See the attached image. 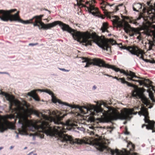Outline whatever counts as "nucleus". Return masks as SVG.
<instances>
[{
	"instance_id": "obj_1",
	"label": "nucleus",
	"mask_w": 155,
	"mask_h": 155,
	"mask_svg": "<svg viewBox=\"0 0 155 155\" xmlns=\"http://www.w3.org/2000/svg\"><path fill=\"white\" fill-rule=\"evenodd\" d=\"M32 129L40 132H44L47 135L57 138V140H60L62 142L67 141H73L74 143L81 144L83 143L89 145L93 144L91 140L87 138H84L83 139L76 138L73 140L71 136L64 134L65 131L62 127H57V128L50 127L48 123L45 121H42L40 126L36 125H34Z\"/></svg>"
},
{
	"instance_id": "obj_2",
	"label": "nucleus",
	"mask_w": 155,
	"mask_h": 155,
	"mask_svg": "<svg viewBox=\"0 0 155 155\" xmlns=\"http://www.w3.org/2000/svg\"><path fill=\"white\" fill-rule=\"evenodd\" d=\"M26 103V102H25ZM21 103L19 106V107L15 106L17 108H15L14 110L18 109L20 112L21 110H23V113L25 115L28 114L30 115L32 114H34L36 115L37 117H41L42 118L47 120L51 122H53L55 124L57 125L61 124L62 126L64 125L67 127H72L75 125L73 123L72 120H67L65 123L64 124L61 121V120L66 115V114H64L62 116H60L59 115H57V113L54 111H53L52 112V114L53 115L54 117L51 116H48L45 114H43L41 113H38V112L34 110L31 108H28V106L25 104V106L27 107L26 109H25L23 107L20 106ZM11 110H13L14 109Z\"/></svg>"
},
{
	"instance_id": "obj_3",
	"label": "nucleus",
	"mask_w": 155,
	"mask_h": 155,
	"mask_svg": "<svg viewBox=\"0 0 155 155\" xmlns=\"http://www.w3.org/2000/svg\"><path fill=\"white\" fill-rule=\"evenodd\" d=\"M58 25L64 31H67L71 34L74 38L78 42H81L85 44V46L91 45V41L89 39L91 38L90 35L86 33H82L70 27L69 25L60 21H56L52 22L53 27Z\"/></svg>"
},
{
	"instance_id": "obj_4",
	"label": "nucleus",
	"mask_w": 155,
	"mask_h": 155,
	"mask_svg": "<svg viewBox=\"0 0 155 155\" xmlns=\"http://www.w3.org/2000/svg\"><path fill=\"white\" fill-rule=\"evenodd\" d=\"M58 103L61 104L62 106L65 105L69 107L72 109L78 108L82 113L84 114V111L82 110V108H84L86 109L87 111H93V112H91V114L93 115H96L98 114H101V118H99L100 122L103 123H108V121H106V119H108L109 117V110L106 111L104 110L100 106H94L90 105L89 107H87L85 106H80L79 105H70L66 102H63L61 101H58Z\"/></svg>"
},
{
	"instance_id": "obj_5",
	"label": "nucleus",
	"mask_w": 155,
	"mask_h": 155,
	"mask_svg": "<svg viewBox=\"0 0 155 155\" xmlns=\"http://www.w3.org/2000/svg\"><path fill=\"white\" fill-rule=\"evenodd\" d=\"M102 104L109 109V117L108 119H106V121H108V122H111L112 120H116L118 119L130 120L132 118V117L130 116V115L133 114L136 115L138 113L137 112L133 113L134 109L133 108L129 109L125 108L124 112L120 114L117 112L115 109L111 108L110 107H106V104L104 102H103Z\"/></svg>"
},
{
	"instance_id": "obj_6",
	"label": "nucleus",
	"mask_w": 155,
	"mask_h": 155,
	"mask_svg": "<svg viewBox=\"0 0 155 155\" xmlns=\"http://www.w3.org/2000/svg\"><path fill=\"white\" fill-rule=\"evenodd\" d=\"M120 79L122 84H126L127 86L133 87L134 89V90L133 91L132 94L133 96L134 97L138 96L145 104H147L149 103L148 99L143 94V92L145 91V89L143 88H138L137 86L132 84L125 81L124 78H121Z\"/></svg>"
},
{
	"instance_id": "obj_7",
	"label": "nucleus",
	"mask_w": 155,
	"mask_h": 155,
	"mask_svg": "<svg viewBox=\"0 0 155 155\" xmlns=\"http://www.w3.org/2000/svg\"><path fill=\"white\" fill-rule=\"evenodd\" d=\"M93 40L94 42L99 47L108 52L110 51V48L108 43L112 45L116 44L115 41L112 39H108L104 38H102L96 36L93 38Z\"/></svg>"
},
{
	"instance_id": "obj_8",
	"label": "nucleus",
	"mask_w": 155,
	"mask_h": 155,
	"mask_svg": "<svg viewBox=\"0 0 155 155\" xmlns=\"http://www.w3.org/2000/svg\"><path fill=\"white\" fill-rule=\"evenodd\" d=\"M16 11L15 9H11L9 10H6L5 18L4 22H7L8 21H18L24 24H32V21L29 20H23L20 19L18 15L19 12L14 15L11 14V13Z\"/></svg>"
},
{
	"instance_id": "obj_9",
	"label": "nucleus",
	"mask_w": 155,
	"mask_h": 155,
	"mask_svg": "<svg viewBox=\"0 0 155 155\" xmlns=\"http://www.w3.org/2000/svg\"><path fill=\"white\" fill-rule=\"evenodd\" d=\"M101 66H103V67L111 69L116 72L119 71L121 73L123 74L126 76H129L131 77L132 78H139L135 75V74L134 72L131 71H127V72H126L124 70H120L119 68L115 67L114 66L110 65L108 64H107L106 63L105 65H102Z\"/></svg>"
},
{
	"instance_id": "obj_10",
	"label": "nucleus",
	"mask_w": 155,
	"mask_h": 155,
	"mask_svg": "<svg viewBox=\"0 0 155 155\" xmlns=\"http://www.w3.org/2000/svg\"><path fill=\"white\" fill-rule=\"evenodd\" d=\"M0 94L4 96L6 100L10 102L9 108L10 110H13L12 108L13 104L18 107L19 106L20 104V101L15 99L13 96L10 95L2 91L1 92Z\"/></svg>"
},
{
	"instance_id": "obj_11",
	"label": "nucleus",
	"mask_w": 155,
	"mask_h": 155,
	"mask_svg": "<svg viewBox=\"0 0 155 155\" xmlns=\"http://www.w3.org/2000/svg\"><path fill=\"white\" fill-rule=\"evenodd\" d=\"M114 17L115 18L113 21V23L116 24L118 27H124V29L126 33L129 32L128 29L130 28V26L127 22L124 20L122 21L119 20V18L116 16H114Z\"/></svg>"
},
{
	"instance_id": "obj_12",
	"label": "nucleus",
	"mask_w": 155,
	"mask_h": 155,
	"mask_svg": "<svg viewBox=\"0 0 155 155\" xmlns=\"http://www.w3.org/2000/svg\"><path fill=\"white\" fill-rule=\"evenodd\" d=\"M91 2V3H90L89 5V7H87V8L88 10L89 13L91 14L94 16H98L101 18L102 19H103L104 18L103 16L100 14L97 8H95L93 5H92V2H95L94 0H90Z\"/></svg>"
},
{
	"instance_id": "obj_13",
	"label": "nucleus",
	"mask_w": 155,
	"mask_h": 155,
	"mask_svg": "<svg viewBox=\"0 0 155 155\" xmlns=\"http://www.w3.org/2000/svg\"><path fill=\"white\" fill-rule=\"evenodd\" d=\"M92 61L93 62H90L89 60L86 62V64L84 66L85 68H87L89 67L91 64H93L94 65L98 66L100 67H103L101 66L102 65H105V63L104 61L101 60V59L98 58H94L92 59Z\"/></svg>"
},
{
	"instance_id": "obj_14",
	"label": "nucleus",
	"mask_w": 155,
	"mask_h": 155,
	"mask_svg": "<svg viewBox=\"0 0 155 155\" xmlns=\"http://www.w3.org/2000/svg\"><path fill=\"white\" fill-rule=\"evenodd\" d=\"M8 129L12 130L14 129V126L12 123L7 121L4 124L0 122V130L1 132L6 130Z\"/></svg>"
},
{
	"instance_id": "obj_15",
	"label": "nucleus",
	"mask_w": 155,
	"mask_h": 155,
	"mask_svg": "<svg viewBox=\"0 0 155 155\" xmlns=\"http://www.w3.org/2000/svg\"><path fill=\"white\" fill-rule=\"evenodd\" d=\"M138 77L140 78V77ZM140 79H143V81L139 80V81L138 82L140 85H143L147 88H150L154 92L155 91V90L154 89V87L151 84L152 83V81L148 79H144L142 78H140Z\"/></svg>"
},
{
	"instance_id": "obj_16",
	"label": "nucleus",
	"mask_w": 155,
	"mask_h": 155,
	"mask_svg": "<svg viewBox=\"0 0 155 155\" xmlns=\"http://www.w3.org/2000/svg\"><path fill=\"white\" fill-rule=\"evenodd\" d=\"M98 146H99V150L101 151H102L104 149H106L108 152L111 153V155H114L115 153H116V155H119V153L117 149H116L114 150L110 148H107L106 146H104L102 143H99L98 144Z\"/></svg>"
},
{
	"instance_id": "obj_17",
	"label": "nucleus",
	"mask_w": 155,
	"mask_h": 155,
	"mask_svg": "<svg viewBox=\"0 0 155 155\" xmlns=\"http://www.w3.org/2000/svg\"><path fill=\"white\" fill-rule=\"evenodd\" d=\"M129 48H131V51H130V53L132 54L136 55L137 57H139V54H144L143 51L139 49L137 47H130Z\"/></svg>"
},
{
	"instance_id": "obj_18",
	"label": "nucleus",
	"mask_w": 155,
	"mask_h": 155,
	"mask_svg": "<svg viewBox=\"0 0 155 155\" xmlns=\"http://www.w3.org/2000/svg\"><path fill=\"white\" fill-rule=\"evenodd\" d=\"M23 120L19 119L18 121L19 124L21 125V128L19 129L18 131L19 134L21 135L25 134L26 131V125L24 124Z\"/></svg>"
},
{
	"instance_id": "obj_19",
	"label": "nucleus",
	"mask_w": 155,
	"mask_h": 155,
	"mask_svg": "<svg viewBox=\"0 0 155 155\" xmlns=\"http://www.w3.org/2000/svg\"><path fill=\"white\" fill-rule=\"evenodd\" d=\"M39 25L41 27L38 28L39 29L41 30L43 29L44 30H48L53 27L52 23L47 24H45L43 22H41Z\"/></svg>"
},
{
	"instance_id": "obj_20",
	"label": "nucleus",
	"mask_w": 155,
	"mask_h": 155,
	"mask_svg": "<svg viewBox=\"0 0 155 155\" xmlns=\"http://www.w3.org/2000/svg\"><path fill=\"white\" fill-rule=\"evenodd\" d=\"M39 25L41 27L38 28L39 29L41 30L43 29L44 30H48L53 27L52 23L47 24H45L43 22H41Z\"/></svg>"
},
{
	"instance_id": "obj_21",
	"label": "nucleus",
	"mask_w": 155,
	"mask_h": 155,
	"mask_svg": "<svg viewBox=\"0 0 155 155\" xmlns=\"http://www.w3.org/2000/svg\"><path fill=\"white\" fill-rule=\"evenodd\" d=\"M39 91H41V92H44L46 93H47L48 94H49L50 95H51L52 97V102L54 103H56L57 102L58 103V101H61L60 100H58L57 99L54 97L53 96V93L51 91L49 90H42L39 89L38 90Z\"/></svg>"
},
{
	"instance_id": "obj_22",
	"label": "nucleus",
	"mask_w": 155,
	"mask_h": 155,
	"mask_svg": "<svg viewBox=\"0 0 155 155\" xmlns=\"http://www.w3.org/2000/svg\"><path fill=\"white\" fill-rule=\"evenodd\" d=\"M27 95L32 97L35 101H39V99L37 95L36 94L35 91H31L30 92L28 93Z\"/></svg>"
},
{
	"instance_id": "obj_23",
	"label": "nucleus",
	"mask_w": 155,
	"mask_h": 155,
	"mask_svg": "<svg viewBox=\"0 0 155 155\" xmlns=\"http://www.w3.org/2000/svg\"><path fill=\"white\" fill-rule=\"evenodd\" d=\"M142 5L140 3H134L133 4V10L137 12H139V10L137 9H140L142 8Z\"/></svg>"
},
{
	"instance_id": "obj_24",
	"label": "nucleus",
	"mask_w": 155,
	"mask_h": 155,
	"mask_svg": "<svg viewBox=\"0 0 155 155\" xmlns=\"http://www.w3.org/2000/svg\"><path fill=\"white\" fill-rule=\"evenodd\" d=\"M147 109L144 107H142L141 108L140 111L137 113L140 115H143L144 117H146L147 115Z\"/></svg>"
},
{
	"instance_id": "obj_25",
	"label": "nucleus",
	"mask_w": 155,
	"mask_h": 155,
	"mask_svg": "<svg viewBox=\"0 0 155 155\" xmlns=\"http://www.w3.org/2000/svg\"><path fill=\"white\" fill-rule=\"evenodd\" d=\"M6 10H0V19L2 21H5Z\"/></svg>"
},
{
	"instance_id": "obj_26",
	"label": "nucleus",
	"mask_w": 155,
	"mask_h": 155,
	"mask_svg": "<svg viewBox=\"0 0 155 155\" xmlns=\"http://www.w3.org/2000/svg\"><path fill=\"white\" fill-rule=\"evenodd\" d=\"M108 28L107 25L106 23H104L102 25V26L101 28V30L103 32H104L106 31H107V30Z\"/></svg>"
},
{
	"instance_id": "obj_27",
	"label": "nucleus",
	"mask_w": 155,
	"mask_h": 155,
	"mask_svg": "<svg viewBox=\"0 0 155 155\" xmlns=\"http://www.w3.org/2000/svg\"><path fill=\"white\" fill-rule=\"evenodd\" d=\"M147 92L149 93V97L151 99V100H152V101L153 102H155V100L153 98V96L152 93L151 91H150V90H147Z\"/></svg>"
},
{
	"instance_id": "obj_28",
	"label": "nucleus",
	"mask_w": 155,
	"mask_h": 155,
	"mask_svg": "<svg viewBox=\"0 0 155 155\" xmlns=\"http://www.w3.org/2000/svg\"><path fill=\"white\" fill-rule=\"evenodd\" d=\"M122 17L124 19H127V20H129L130 22V23H133L135 25H137V23L136 21V20H130L129 18L125 16H122Z\"/></svg>"
},
{
	"instance_id": "obj_29",
	"label": "nucleus",
	"mask_w": 155,
	"mask_h": 155,
	"mask_svg": "<svg viewBox=\"0 0 155 155\" xmlns=\"http://www.w3.org/2000/svg\"><path fill=\"white\" fill-rule=\"evenodd\" d=\"M147 5L148 6H150L151 8V11L152 12L155 14V3H154V7H153L152 5H150V2H147Z\"/></svg>"
},
{
	"instance_id": "obj_30",
	"label": "nucleus",
	"mask_w": 155,
	"mask_h": 155,
	"mask_svg": "<svg viewBox=\"0 0 155 155\" xmlns=\"http://www.w3.org/2000/svg\"><path fill=\"white\" fill-rule=\"evenodd\" d=\"M43 16H44L43 15H36V16H34L32 18L30 19V20L32 21L34 19V18H36L37 19H38L41 21V18L42 17H43Z\"/></svg>"
},
{
	"instance_id": "obj_31",
	"label": "nucleus",
	"mask_w": 155,
	"mask_h": 155,
	"mask_svg": "<svg viewBox=\"0 0 155 155\" xmlns=\"http://www.w3.org/2000/svg\"><path fill=\"white\" fill-rule=\"evenodd\" d=\"M148 114L147 113V115L146 116V117H144V121L146 123H147L149 124H150V121L147 118L148 116Z\"/></svg>"
},
{
	"instance_id": "obj_32",
	"label": "nucleus",
	"mask_w": 155,
	"mask_h": 155,
	"mask_svg": "<svg viewBox=\"0 0 155 155\" xmlns=\"http://www.w3.org/2000/svg\"><path fill=\"white\" fill-rule=\"evenodd\" d=\"M102 8H103V10L104 11V13L105 15L106 16H108L109 17H110V16L109 15L110 14L112 13V12H108L107 11H106V10L104 9V8L103 7H102Z\"/></svg>"
},
{
	"instance_id": "obj_33",
	"label": "nucleus",
	"mask_w": 155,
	"mask_h": 155,
	"mask_svg": "<svg viewBox=\"0 0 155 155\" xmlns=\"http://www.w3.org/2000/svg\"><path fill=\"white\" fill-rule=\"evenodd\" d=\"M123 153L124 155H131L130 153L127 151L125 149H123Z\"/></svg>"
},
{
	"instance_id": "obj_34",
	"label": "nucleus",
	"mask_w": 155,
	"mask_h": 155,
	"mask_svg": "<svg viewBox=\"0 0 155 155\" xmlns=\"http://www.w3.org/2000/svg\"><path fill=\"white\" fill-rule=\"evenodd\" d=\"M149 124V125L148 126H146V128L148 130H152L153 127L154 125L153 124L151 123H150V124Z\"/></svg>"
},
{
	"instance_id": "obj_35",
	"label": "nucleus",
	"mask_w": 155,
	"mask_h": 155,
	"mask_svg": "<svg viewBox=\"0 0 155 155\" xmlns=\"http://www.w3.org/2000/svg\"><path fill=\"white\" fill-rule=\"evenodd\" d=\"M149 49L148 51H150L152 49V48L154 45L150 42L149 43Z\"/></svg>"
},
{
	"instance_id": "obj_36",
	"label": "nucleus",
	"mask_w": 155,
	"mask_h": 155,
	"mask_svg": "<svg viewBox=\"0 0 155 155\" xmlns=\"http://www.w3.org/2000/svg\"><path fill=\"white\" fill-rule=\"evenodd\" d=\"M132 31L134 32L135 33L137 34H140V32L139 31L134 28H132Z\"/></svg>"
},
{
	"instance_id": "obj_37",
	"label": "nucleus",
	"mask_w": 155,
	"mask_h": 155,
	"mask_svg": "<svg viewBox=\"0 0 155 155\" xmlns=\"http://www.w3.org/2000/svg\"><path fill=\"white\" fill-rule=\"evenodd\" d=\"M130 46H129L128 47H126L125 46H122L120 47V48L123 49H126L130 52V51H131V50H130V49H131V48H129Z\"/></svg>"
},
{
	"instance_id": "obj_38",
	"label": "nucleus",
	"mask_w": 155,
	"mask_h": 155,
	"mask_svg": "<svg viewBox=\"0 0 155 155\" xmlns=\"http://www.w3.org/2000/svg\"><path fill=\"white\" fill-rule=\"evenodd\" d=\"M80 58L83 60L82 62V63H86L89 60L88 58H86L81 57H80Z\"/></svg>"
},
{
	"instance_id": "obj_39",
	"label": "nucleus",
	"mask_w": 155,
	"mask_h": 155,
	"mask_svg": "<svg viewBox=\"0 0 155 155\" xmlns=\"http://www.w3.org/2000/svg\"><path fill=\"white\" fill-rule=\"evenodd\" d=\"M34 19H35L34 23H39V24H40L41 22H42L40 20H39L38 19L34 18Z\"/></svg>"
},
{
	"instance_id": "obj_40",
	"label": "nucleus",
	"mask_w": 155,
	"mask_h": 155,
	"mask_svg": "<svg viewBox=\"0 0 155 155\" xmlns=\"http://www.w3.org/2000/svg\"><path fill=\"white\" fill-rule=\"evenodd\" d=\"M140 59H142L143 61H145L146 62H149L150 61L147 59H144L143 58V57L142 55H141V56L140 57Z\"/></svg>"
},
{
	"instance_id": "obj_41",
	"label": "nucleus",
	"mask_w": 155,
	"mask_h": 155,
	"mask_svg": "<svg viewBox=\"0 0 155 155\" xmlns=\"http://www.w3.org/2000/svg\"><path fill=\"white\" fill-rule=\"evenodd\" d=\"M59 69L60 70L65 71V72H68L69 71V70H66L64 68H59Z\"/></svg>"
},
{
	"instance_id": "obj_42",
	"label": "nucleus",
	"mask_w": 155,
	"mask_h": 155,
	"mask_svg": "<svg viewBox=\"0 0 155 155\" xmlns=\"http://www.w3.org/2000/svg\"><path fill=\"white\" fill-rule=\"evenodd\" d=\"M7 117L10 119L14 118V116L13 115H9L7 116Z\"/></svg>"
},
{
	"instance_id": "obj_43",
	"label": "nucleus",
	"mask_w": 155,
	"mask_h": 155,
	"mask_svg": "<svg viewBox=\"0 0 155 155\" xmlns=\"http://www.w3.org/2000/svg\"><path fill=\"white\" fill-rule=\"evenodd\" d=\"M38 44V43H30L29 44V45L32 46Z\"/></svg>"
},
{
	"instance_id": "obj_44",
	"label": "nucleus",
	"mask_w": 155,
	"mask_h": 155,
	"mask_svg": "<svg viewBox=\"0 0 155 155\" xmlns=\"http://www.w3.org/2000/svg\"><path fill=\"white\" fill-rule=\"evenodd\" d=\"M149 30H147V31L145 33V34L148 36H151L150 32L149 31Z\"/></svg>"
},
{
	"instance_id": "obj_45",
	"label": "nucleus",
	"mask_w": 155,
	"mask_h": 155,
	"mask_svg": "<svg viewBox=\"0 0 155 155\" xmlns=\"http://www.w3.org/2000/svg\"><path fill=\"white\" fill-rule=\"evenodd\" d=\"M129 145H131L132 147L134 149V145H133L131 142H130L128 143Z\"/></svg>"
},
{
	"instance_id": "obj_46",
	"label": "nucleus",
	"mask_w": 155,
	"mask_h": 155,
	"mask_svg": "<svg viewBox=\"0 0 155 155\" xmlns=\"http://www.w3.org/2000/svg\"><path fill=\"white\" fill-rule=\"evenodd\" d=\"M112 78H114V79H116V80H117L118 81H120V78H118L117 77H112Z\"/></svg>"
},
{
	"instance_id": "obj_47",
	"label": "nucleus",
	"mask_w": 155,
	"mask_h": 155,
	"mask_svg": "<svg viewBox=\"0 0 155 155\" xmlns=\"http://www.w3.org/2000/svg\"><path fill=\"white\" fill-rule=\"evenodd\" d=\"M131 77L130 78V77H127V79L128 80V81H132V78H132L131 77Z\"/></svg>"
},
{
	"instance_id": "obj_48",
	"label": "nucleus",
	"mask_w": 155,
	"mask_h": 155,
	"mask_svg": "<svg viewBox=\"0 0 155 155\" xmlns=\"http://www.w3.org/2000/svg\"><path fill=\"white\" fill-rule=\"evenodd\" d=\"M142 17V16L141 15H140L139 16V17L137 18L136 20H140Z\"/></svg>"
},
{
	"instance_id": "obj_49",
	"label": "nucleus",
	"mask_w": 155,
	"mask_h": 155,
	"mask_svg": "<svg viewBox=\"0 0 155 155\" xmlns=\"http://www.w3.org/2000/svg\"><path fill=\"white\" fill-rule=\"evenodd\" d=\"M97 86L96 85H94V86H93L92 87V89L93 90H95V89H97Z\"/></svg>"
},
{
	"instance_id": "obj_50",
	"label": "nucleus",
	"mask_w": 155,
	"mask_h": 155,
	"mask_svg": "<svg viewBox=\"0 0 155 155\" xmlns=\"http://www.w3.org/2000/svg\"><path fill=\"white\" fill-rule=\"evenodd\" d=\"M0 74H9L6 72H0Z\"/></svg>"
},
{
	"instance_id": "obj_51",
	"label": "nucleus",
	"mask_w": 155,
	"mask_h": 155,
	"mask_svg": "<svg viewBox=\"0 0 155 155\" xmlns=\"http://www.w3.org/2000/svg\"><path fill=\"white\" fill-rule=\"evenodd\" d=\"M32 24H33V25L34 26H37L38 25V23H34L33 22Z\"/></svg>"
},
{
	"instance_id": "obj_52",
	"label": "nucleus",
	"mask_w": 155,
	"mask_h": 155,
	"mask_svg": "<svg viewBox=\"0 0 155 155\" xmlns=\"http://www.w3.org/2000/svg\"><path fill=\"white\" fill-rule=\"evenodd\" d=\"M89 128L93 130H94L95 129V127L93 126L90 127H89Z\"/></svg>"
},
{
	"instance_id": "obj_53",
	"label": "nucleus",
	"mask_w": 155,
	"mask_h": 155,
	"mask_svg": "<svg viewBox=\"0 0 155 155\" xmlns=\"http://www.w3.org/2000/svg\"><path fill=\"white\" fill-rule=\"evenodd\" d=\"M78 129H79V130H82H82H84V128H83V127H81V128L79 127V128H78Z\"/></svg>"
},
{
	"instance_id": "obj_54",
	"label": "nucleus",
	"mask_w": 155,
	"mask_h": 155,
	"mask_svg": "<svg viewBox=\"0 0 155 155\" xmlns=\"http://www.w3.org/2000/svg\"><path fill=\"white\" fill-rule=\"evenodd\" d=\"M91 135H94V133L93 131H91L90 133Z\"/></svg>"
},
{
	"instance_id": "obj_55",
	"label": "nucleus",
	"mask_w": 155,
	"mask_h": 155,
	"mask_svg": "<svg viewBox=\"0 0 155 155\" xmlns=\"http://www.w3.org/2000/svg\"><path fill=\"white\" fill-rule=\"evenodd\" d=\"M44 10H45L46 11H48L49 12V14H50L51 12L50 11L48 10V9H45V8H44Z\"/></svg>"
},
{
	"instance_id": "obj_56",
	"label": "nucleus",
	"mask_w": 155,
	"mask_h": 155,
	"mask_svg": "<svg viewBox=\"0 0 155 155\" xmlns=\"http://www.w3.org/2000/svg\"><path fill=\"white\" fill-rule=\"evenodd\" d=\"M104 75H105V76H108V77H112V76H111V75H108V74H104Z\"/></svg>"
},
{
	"instance_id": "obj_57",
	"label": "nucleus",
	"mask_w": 155,
	"mask_h": 155,
	"mask_svg": "<svg viewBox=\"0 0 155 155\" xmlns=\"http://www.w3.org/2000/svg\"><path fill=\"white\" fill-rule=\"evenodd\" d=\"M137 39H139V40H141V37L140 36H139L137 37Z\"/></svg>"
},
{
	"instance_id": "obj_58",
	"label": "nucleus",
	"mask_w": 155,
	"mask_h": 155,
	"mask_svg": "<svg viewBox=\"0 0 155 155\" xmlns=\"http://www.w3.org/2000/svg\"><path fill=\"white\" fill-rule=\"evenodd\" d=\"M134 35V33L130 34V35L131 37L133 36Z\"/></svg>"
},
{
	"instance_id": "obj_59",
	"label": "nucleus",
	"mask_w": 155,
	"mask_h": 155,
	"mask_svg": "<svg viewBox=\"0 0 155 155\" xmlns=\"http://www.w3.org/2000/svg\"><path fill=\"white\" fill-rule=\"evenodd\" d=\"M132 81H133L136 82H138L139 81V80H135L134 79H132Z\"/></svg>"
},
{
	"instance_id": "obj_60",
	"label": "nucleus",
	"mask_w": 155,
	"mask_h": 155,
	"mask_svg": "<svg viewBox=\"0 0 155 155\" xmlns=\"http://www.w3.org/2000/svg\"><path fill=\"white\" fill-rule=\"evenodd\" d=\"M125 134L126 135H128L129 134V133L128 132H125Z\"/></svg>"
},
{
	"instance_id": "obj_61",
	"label": "nucleus",
	"mask_w": 155,
	"mask_h": 155,
	"mask_svg": "<svg viewBox=\"0 0 155 155\" xmlns=\"http://www.w3.org/2000/svg\"><path fill=\"white\" fill-rule=\"evenodd\" d=\"M118 6H117L115 7V9H116V11H118L119 10V9L118 8Z\"/></svg>"
},
{
	"instance_id": "obj_62",
	"label": "nucleus",
	"mask_w": 155,
	"mask_h": 155,
	"mask_svg": "<svg viewBox=\"0 0 155 155\" xmlns=\"http://www.w3.org/2000/svg\"><path fill=\"white\" fill-rule=\"evenodd\" d=\"M15 133L16 134H17V135H16V137L17 138H18V134H17V133L16 132H15Z\"/></svg>"
},
{
	"instance_id": "obj_63",
	"label": "nucleus",
	"mask_w": 155,
	"mask_h": 155,
	"mask_svg": "<svg viewBox=\"0 0 155 155\" xmlns=\"http://www.w3.org/2000/svg\"><path fill=\"white\" fill-rule=\"evenodd\" d=\"M14 146H12L10 147V149H13L14 148Z\"/></svg>"
},
{
	"instance_id": "obj_64",
	"label": "nucleus",
	"mask_w": 155,
	"mask_h": 155,
	"mask_svg": "<svg viewBox=\"0 0 155 155\" xmlns=\"http://www.w3.org/2000/svg\"><path fill=\"white\" fill-rule=\"evenodd\" d=\"M146 126L147 125L145 124H143L142 125V127L143 128V127H144L145 126L146 127Z\"/></svg>"
}]
</instances>
